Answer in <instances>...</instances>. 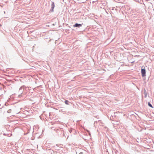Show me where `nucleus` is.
I'll return each instance as SVG.
<instances>
[{
  "label": "nucleus",
  "mask_w": 154,
  "mask_h": 154,
  "mask_svg": "<svg viewBox=\"0 0 154 154\" xmlns=\"http://www.w3.org/2000/svg\"><path fill=\"white\" fill-rule=\"evenodd\" d=\"M28 88L27 87H26L25 86L23 85L22 86L19 88V92L20 94L19 95V97H21V94L23 93V91L24 90H26V88Z\"/></svg>",
  "instance_id": "obj_1"
},
{
  "label": "nucleus",
  "mask_w": 154,
  "mask_h": 154,
  "mask_svg": "<svg viewBox=\"0 0 154 154\" xmlns=\"http://www.w3.org/2000/svg\"><path fill=\"white\" fill-rule=\"evenodd\" d=\"M145 67L144 66H143L141 67V73L142 77H143L146 76V70L145 69Z\"/></svg>",
  "instance_id": "obj_2"
},
{
  "label": "nucleus",
  "mask_w": 154,
  "mask_h": 154,
  "mask_svg": "<svg viewBox=\"0 0 154 154\" xmlns=\"http://www.w3.org/2000/svg\"><path fill=\"white\" fill-rule=\"evenodd\" d=\"M51 8L50 9V12H54V9L55 7L54 3L53 2H51Z\"/></svg>",
  "instance_id": "obj_3"
},
{
  "label": "nucleus",
  "mask_w": 154,
  "mask_h": 154,
  "mask_svg": "<svg viewBox=\"0 0 154 154\" xmlns=\"http://www.w3.org/2000/svg\"><path fill=\"white\" fill-rule=\"evenodd\" d=\"M82 24H81L76 23L74 25H73V27H76L79 28L80 27L82 26Z\"/></svg>",
  "instance_id": "obj_4"
},
{
  "label": "nucleus",
  "mask_w": 154,
  "mask_h": 154,
  "mask_svg": "<svg viewBox=\"0 0 154 154\" xmlns=\"http://www.w3.org/2000/svg\"><path fill=\"white\" fill-rule=\"evenodd\" d=\"M61 134H62V136H61V137H63L64 136V132L63 131V130H62L61 131Z\"/></svg>",
  "instance_id": "obj_5"
},
{
  "label": "nucleus",
  "mask_w": 154,
  "mask_h": 154,
  "mask_svg": "<svg viewBox=\"0 0 154 154\" xmlns=\"http://www.w3.org/2000/svg\"><path fill=\"white\" fill-rule=\"evenodd\" d=\"M64 102L66 104L68 105L69 104V102L68 100H65Z\"/></svg>",
  "instance_id": "obj_6"
},
{
  "label": "nucleus",
  "mask_w": 154,
  "mask_h": 154,
  "mask_svg": "<svg viewBox=\"0 0 154 154\" xmlns=\"http://www.w3.org/2000/svg\"><path fill=\"white\" fill-rule=\"evenodd\" d=\"M148 105L149 106L151 107L152 108H153V107L152 106V105L150 103V102H149L148 103Z\"/></svg>",
  "instance_id": "obj_7"
},
{
  "label": "nucleus",
  "mask_w": 154,
  "mask_h": 154,
  "mask_svg": "<svg viewBox=\"0 0 154 154\" xmlns=\"http://www.w3.org/2000/svg\"><path fill=\"white\" fill-rule=\"evenodd\" d=\"M116 9L115 8V7H113L112 8V10H116Z\"/></svg>",
  "instance_id": "obj_8"
},
{
  "label": "nucleus",
  "mask_w": 154,
  "mask_h": 154,
  "mask_svg": "<svg viewBox=\"0 0 154 154\" xmlns=\"http://www.w3.org/2000/svg\"><path fill=\"white\" fill-rule=\"evenodd\" d=\"M11 110L10 109V110H8V111H7V112H8V113H10L11 112Z\"/></svg>",
  "instance_id": "obj_9"
},
{
  "label": "nucleus",
  "mask_w": 154,
  "mask_h": 154,
  "mask_svg": "<svg viewBox=\"0 0 154 154\" xmlns=\"http://www.w3.org/2000/svg\"><path fill=\"white\" fill-rule=\"evenodd\" d=\"M97 0H96L95 1H93L92 2V3H94L95 2H97Z\"/></svg>",
  "instance_id": "obj_10"
},
{
  "label": "nucleus",
  "mask_w": 154,
  "mask_h": 154,
  "mask_svg": "<svg viewBox=\"0 0 154 154\" xmlns=\"http://www.w3.org/2000/svg\"><path fill=\"white\" fill-rule=\"evenodd\" d=\"M105 12L107 13V14H108V13L107 11H106V9L105 10Z\"/></svg>",
  "instance_id": "obj_11"
},
{
  "label": "nucleus",
  "mask_w": 154,
  "mask_h": 154,
  "mask_svg": "<svg viewBox=\"0 0 154 154\" xmlns=\"http://www.w3.org/2000/svg\"><path fill=\"white\" fill-rule=\"evenodd\" d=\"M83 153L82 152H81L79 154H83Z\"/></svg>",
  "instance_id": "obj_12"
},
{
  "label": "nucleus",
  "mask_w": 154,
  "mask_h": 154,
  "mask_svg": "<svg viewBox=\"0 0 154 154\" xmlns=\"http://www.w3.org/2000/svg\"><path fill=\"white\" fill-rule=\"evenodd\" d=\"M58 131H59L58 130H57V133H58Z\"/></svg>",
  "instance_id": "obj_13"
},
{
  "label": "nucleus",
  "mask_w": 154,
  "mask_h": 154,
  "mask_svg": "<svg viewBox=\"0 0 154 154\" xmlns=\"http://www.w3.org/2000/svg\"><path fill=\"white\" fill-rule=\"evenodd\" d=\"M4 13H5V11H4Z\"/></svg>",
  "instance_id": "obj_14"
},
{
  "label": "nucleus",
  "mask_w": 154,
  "mask_h": 154,
  "mask_svg": "<svg viewBox=\"0 0 154 154\" xmlns=\"http://www.w3.org/2000/svg\"><path fill=\"white\" fill-rule=\"evenodd\" d=\"M1 26V25L0 24V26Z\"/></svg>",
  "instance_id": "obj_15"
}]
</instances>
